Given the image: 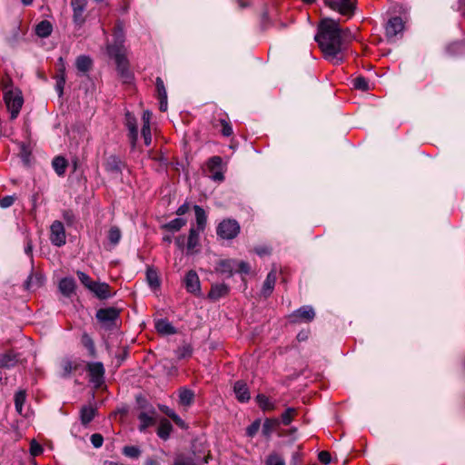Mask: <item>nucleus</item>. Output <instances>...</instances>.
Here are the masks:
<instances>
[{
	"instance_id": "25",
	"label": "nucleus",
	"mask_w": 465,
	"mask_h": 465,
	"mask_svg": "<svg viewBox=\"0 0 465 465\" xmlns=\"http://www.w3.org/2000/svg\"><path fill=\"white\" fill-rule=\"evenodd\" d=\"M236 261L223 260L217 264L216 271L222 274L232 276L235 269Z\"/></svg>"
},
{
	"instance_id": "41",
	"label": "nucleus",
	"mask_w": 465,
	"mask_h": 465,
	"mask_svg": "<svg viewBox=\"0 0 465 465\" xmlns=\"http://www.w3.org/2000/svg\"><path fill=\"white\" fill-rule=\"evenodd\" d=\"M42 283L43 279L41 276L31 274L25 282V285L27 290H31L33 288H37L41 286Z\"/></svg>"
},
{
	"instance_id": "15",
	"label": "nucleus",
	"mask_w": 465,
	"mask_h": 465,
	"mask_svg": "<svg viewBox=\"0 0 465 465\" xmlns=\"http://www.w3.org/2000/svg\"><path fill=\"white\" fill-rule=\"evenodd\" d=\"M59 67H58V73L55 76L56 84H55V90L61 97L64 94V87L65 84V66L64 64V59L62 57L59 58Z\"/></svg>"
},
{
	"instance_id": "33",
	"label": "nucleus",
	"mask_w": 465,
	"mask_h": 465,
	"mask_svg": "<svg viewBox=\"0 0 465 465\" xmlns=\"http://www.w3.org/2000/svg\"><path fill=\"white\" fill-rule=\"evenodd\" d=\"M53 168L59 176H63L68 165L67 161L63 156H56L52 162Z\"/></svg>"
},
{
	"instance_id": "61",
	"label": "nucleus",
	"mask_w": 465,
	"mask_h": 465,
	"mask_svg": "<svg viewBox=\"0 0 465 465\" xmlns=\"http://www.w3.org/2000/svg\"><path fill=\"white\" fill-rule=\"evenodd\" d=\"M159 409L161 410L162 412L166 414L171 419L176 414L173 410L170 409L165 405H160Z\"/></svg>"
},
{
	"instance_id": "24",
	"label": "nucleus",
	"mask_w": 465,
	"mask_h": 465,
	"mask_svg": "<svg viewBox=\"0 0 465 465\" xmlns=\"http://www.w3.org/2000/svg\"><path fill=\"white\" fill-rule=\"evenodd\" d=\"M256 402L258 406L263 411H272L276 409V403L275 401H272L269 397H267L264 394H258L256 396Z\"/></svg>"
},
{
	"instance_id": "17",
	"label": "nucleus",
	"mask_w": 465,
	"mask_h": 465,
	"mask_svg": "<svg viewBox=\"0 0 465 465\" xmlns=\"http://www.w3.org/2000/svg\"><path fill=\"white\" fill-rule=\"evenodd\" d=\"M155 330L163 335H172L177 332L175 327L166 319H158L154 323Z\"/></svg>"
},
{
	"instance_id": "36",
	"label": "nucleus",
	"mask_w": 465,
	"mask_h": 465,
	"mask_svg": "<svg viewBox=\"0 0 465 465\" xmlns=\"http://www.w3.org/2000/svg\"><path fill=\"white\" fill-rule=\"evenodd\" d=\"M278 424L277 419H266L262 425V434L269 438Z\"/></svg>"
},
{
	"instance_id": "54",
	"label": "nucleus",
	"mask_w": 465,
	"mask_h": 465,
	"mask_svg": "<svg viewBox=\"0 0 465 465\" xmlns=\"http://www.w3.org/2000/svg\"><path fill=\"white\" fill-rule=\"evenodd\" d=\"M173 465H196V463L191 457L179 456L174 460Z\"/></svg>"
},
{
	"instance_id": "46",
	"label": "nucleus",
	"mask_w": 465,
	"mask_h": 465,
	"mask_svg": "<svg viewBox=\"0 0 465 465\" xmlns=\"http://www.w3.org/2000/svg\"><path fill=\"white\" fill-rule=\"evenodd\" d=\"M77 276L81 283L88 290H91L95 282H94L86 273L80 271L77 272Z\"/></svg>"
},
{
	"instance_id": "52",
	"label": "nucleus",
	"mask_w": 465,
	"mask_h": 465,
	"mask_svg": "<svg viewBox=\"0 0 465 465\" xmlns=\"http://www.w3.org/2000/svg\"><path fill=\"white\" fill-rule=\"evenodd\" d=\"M222 125V134L223 136L229 137L232 134V127L229 122L224 119L220 120Z\"/></svg>"
},
{
	"instance_id": "34",
	"label": "nucleus",
	"mask_w": 465,
	"mask_h": 465,
	"mask_svg": "<svg viewBox=\"0 0 465 465\" xmlns=\"http://www.w3.org/2000/svg\"><path fill=\"white\" fill-rule=\"evenodd\" d=\"M173 426L171 422L166 419L160 420L157 434L161 439L166 440L172 431Z\"/></svg>"
},
{
	"instance_id": "63",
	"label": "nucleus",
	"mask_w": 465,
	"mask_h": 465,
	"mask_svg": "<svg viewBox=\"0 0 465 465\" xmlns=\"http://www.w3.org/2000/svg\"><path fill=\"white\" fill-rule=\"evenodd\" d=\"M64 219L68 223H73L74 220V216L73 214V213L71 211H65L64 213Z\"/></svg>"
},
{
	"instance_id": "14",
	"label": "nucleus",
	"mask_w": 465,
	"mask_h": 465,
	"mask_svg": "<svg viewBox=\"0 0 465 465\" xmlns=\"http://www.w3.org/2000/svg\"><path fill=\"white\" fill-rule=\"evenodd\" d=\"M276 281H277V272H276V269H272L268 274H267V277L263 282V285H262V291H261V293L262 296H264L265 298L269 297L273 289H274V285L276 283Z\"/></svg>"
},
{
	"instance_id": "30",
	"label": "nucleus",
	"mask_w": 465,
	"mask_h": 465,
	"mask_svg": "<svg viewBox=\"0 0 465 465\" xmlns=\"http://www.w3.org/2000/svg\"><path fill=\"white\" fill-rule=\"evenodd\" d=\"M201 232L202 231H198L194 227L190 229L187 241V250L189 252H193L194 248L199 245V237Z\"/></svg>"
},
{
	"instance_id": "19",
	"label": "nucleus",
	"mask_w": 465,
	"mask_h": 465,
	"mask_svg": "<svg viewBox=\"0 0 465 465\" xmlns=\"http://www.w3.org/2000/svg\"><path fill=\"white\" fill-rule=\"evenodd\" d=\"M75 281L73 278L65 277L59 282V291L66 297H70L75 291Z\"/></svg>"
},
{
	"instance_id": "60",
	"label": "nucleus",
	"mask_w": 465,
	"mask_h": 465,
	"mask_svg": "<svg viewBox=\"0 0 465 465\" xmlns=\"http://www.w3.org/2000/svg\"><path fill=\"white\" fill-rule=\"evenodd\" d=\"M12 86H13V82L9 77L2 80L1 87L4 91V94L8 90H13Z\"/></svg>"
},
{
	"instance_id": "40",
	"label": "nucleus",
	"mask_w": 465,
	"mask_h": 465,
	"mask_svg": "<svg viewBox=\"0 0 465 465\" xmlns=\"http://www.w3.org/2000/svg\"><path fill=\"white\" fill-rule=\"evenodd\" d=\"M298 411L295 408H287L286 411L282 414L281 419L282 422L284 425H289L297 415Z\"/></svg>"
},
{
	"instance_id": "23",
	"label": "nucleus",
	"mask_w": 465,
	"mask_h": 465,
	"mask_svg": "<svg viewBox=\"0 0 465 465\" xmlns=\"http://www.w3.org/2000/svg\"><path fill=\"white\" fill-rule=\"evenodd\" d=\"M75 66L80 73L85 74L92 69L93 61L88 55H80L75 60Z\"/></svg>"
},
{
	"instance_id": "26",
	"label": "nucleus",
	"mask_w": 465,
	"mask_h": 465,
	"mask_svg": "<svg viewBox=\"0 0 465 465\" xmlns=\"http://www.w3.org/2000/svg\"><path fill=\"white\" fill-rule=\"evenodd\" d=\"M126 126L129 131V137L132 141L133 146H134L138 135L136 120L129 113L126 114Z\"/></svg>"
},
{
	"instance_id": "8",
	"label": "nucleus",
	"mask_w": 465,
	"mask_h": 465,
	"mask_svg": "<svg viewBox=\"0 0 465 465\" xmlns=\"http://www.w3.org/2000/svg\"><path fill=\"white\" fill-rule=\"evenodd\" d=\"M87 0H71L73 9V21L77 26H82L85 22L84 12Z\"/></svg>"
},
{
	"instance_id": "21",
	"label": "nucleus",
	"mask_w": 465,
	"mask_h": 465,
	"mask_svg": "<svg viewBox=\"0 0 465 465\" xmlns=\"http://www.w3.org/2000/svg\"><path fill=\"white\" fill-rule=\"evenodd\" d=\"M90 291L94 292L96 297L102 300L107 299L111 296L110 286L104 282H95Z\"/></svg>"
},
{
	"instance_id": "4",
	"label": "nucleus",
	"mask_w": 465,
	"mask_h": 465,
	"mask_svg": "<svg viewBox=\"0 0 465 465\" xmlns=\"http://www.w3.org/2000/svg\"><path fill=\"white\" fill-rule=\"evenodd\" d=\"M240 225L236 220L225 219L217 226V235L222 239H234L240 232Z\"/></svg>"
},
{
	"instance_id": "57",
	"label": "nucleus",
	"mask_w": 465,
	"mask_h": 465,
	"mask_svg": "<svg viewBox=\"0 0 465 465\" xmlns=\"http://www.w3.org/2000/svg\"><path fill=\"white\" fill-rule=\"evenodd\" d=\"M15 196H12V195H7V196H5L3 197L1 200H0V206L2 208H7V207H10L11 205L14 204L15 203Z\"/></svg>"
},
{
	"instance_id": "43",
	"label": "nucleus",
	"mask_w": 465,
	"mask_h": 465,
	"mask_svg": "<svg viewBox=\"0 0 465 465\" xmlns=\"http://www.w3.org/2000/svg\"><path fill=\"white\" fill-rule=\"evenodd\" d=\"M353 87L361 91L369 90V82L363 76H358L353 80Z\"/></svg>"
},
{
	"instance_id": "6",
	"label": "nucleus",
	"mask_w": 465,
	"mask_h": 465,
	"mask_svg": "<svg viewBox=\"0 0 465 465\" xmlns=\"http://www.w3.org/2000/svg\"><path fill=\"white\" fill-rule=\"evenodd\" d=\"M315 317V312L312 306L306 305L293 312L290 316V322L292 323L310 322Z\"/></svg>"
},
{
	"instance_id": "22",
	"label": "nucleus",
	"mask_w": 465,
	"mask_h": 465,
	"mask_svg": "<svg viewBox=\"0 0 465 465\" xmlns=\"http://www.w3.org/2000/svg\"><path fill=\"white\" fill-rule=\"evenodd\" d=\"M229 292V287L224 284H214L212 286L208 297L213 301L219 300L222 297H224Z\"/></svg>"
},
{
	"instance_id": "42",
	"label": "nucleus",
	"mask_w": 465,
	"mask_h": 465,
	"mask_svg": "<svg viewBox=\"0 0 465 465\" xmlns=\"http://www.w3.org/2000/svg\"><path fill=\"white\" fill-rule=\"evenodd\" d=\"M121 231L118 227L113 226L108 232V240L113 245H116L121 240Z\"/></svg>"
},
{
	"instance_id": "35",
	"label": "nucleus",
	"mask_w": 465,
	"mask_h": 465,
	"mask_svg": "<svg viewBox=\"0 0 465 465\" xmlns=\"http://www.w3.org/2000/svg\"><path fill=\"white\" fill-rule=\"evenodd\" d=\"M81 342L84 345V347H85L88 350L90 356H96L95 345L89 334H87L86 332L83 333L81 337Z\"/></svg>"
},
{
	"instance_id": "58",
	"label": "nucleus",
	"mask_w": 465,
	"mask_h": 465,
	"mask_svg": "<svg viewBox=\"0 0 465 465\" xmlns=\"http://www.w3.org/2000/svg\"><path fill=\"white\" fill-rule=\"evenodd\" d=\"M447 51L451 54H454L456 53H461L462 52V45L460 43H452L448 45Z\"/></svg>"
},
{
	"instance_id": "2",
	"label": "nucleus",
	"mask_w": 465,
	"mask_h": 465,
	"mask_svg": "<svg viewBox=\"0 0 465 465\" xmlns=\"http://www.w3.org/2000/svg\"><path fill=\"white\" fill-rule=\"evenodd\" d=\"M114 44L107 45V54L114 59L117 72L125 84L131 83L133 74L129 70L124 43V30L122 23L118 22L114 29Z\"/></svg>"
},
{
	"instance_id": "31",
	"label": "nucleus",
	"mask_w": 465,
	"mask_h": 465,
	"mask_svg": "<svg viewBox=\"0 0 465 465\" xmlns=\"http://www.w3.org/2000/svg\"><path fill=\"white\" fill-rule=\"evenodd\" d=\"M52 31H53L52 24L47 20L41 21L35 26V34L39 37H42V38L49 36L51 35Z\"/></svg>"
},
{
	"instance_id": "7",
	"label": "nucleus",
	"mask_w": 465,
	"mask_h": 465,
	"mask_svg": "<svg viewBox=\"0 0 465 465\" xmlns=\"http://www.w3.org/2000/svg\"><path fill=\"white\" fill-rule=\"evenodd\" d=\"M65 231L60 221H54L50 227V241L55 246H62L65 243Z\"/></svg>"
},
{
	"instance_id": "9",
	"label": "nucleus",
	"mask_w": 465,
	"mask_h": 465,
	"mask_svg": "<svg viewBox=\"0 0 465 465\" xmlns=\"http://www.w3.org/2000/svg\"><path fill=\"white\" fill-rule=\"evenodd\" d=\"M325 3L332 10L338 11L342 15L351 16L353 14V0H325Z\"/></svg>"
},
{
	"instance_id": "27",
	"label": "nucleus",
	"mask_w": 465,
	"mask_h": 465,
	"mask_svg": "<svg viewBox=\"0 0 465 465\" xmlns=\"http://www.w3.org/2000/svg\"><path fill=\"white\" fill-rule=\"evenodd\" d=\"M96 415V408L92 405L84 406L80 411L81 422L84 425L89 424Z\"/></svg>"
},
{
	"instance_id": "37",
	"label": "nucleus",
	"mask_w": 465,
	"mask_h": 465,
	"mask_svg": "<svg viewBox=\"0 0 465 465\" xmlns=\"http://www.w3.org/2000/svg\"><path fill=\"white\" fill-rule=\"evenodd\" d=\"M146 279L152 288H158L160 286V280L156 270L148 268L146 271Z\"/></svg>"
},
{
	"instance_id": "47",
	"label": "nucleus",
	"mask_w": 465,
	"mask_h": 465,
	"mask_svg": "<svg viewBox=\"0 0 465 465\" xmlns=\"http://www.w3.org/2000/svg\"><path fill=\"white\" fill-rule=\"evenodd\" d=\"M156 90L158 98H166L167 92L164 86V83L161 77H157L155 81Z\"/></svg>"
},
{
	"instance_id": "51",
	"label": "nucleus",
	"mask_w": 465,
	"mask_h": 465,
	"mask_svg": "<svg viewBox=\"0 0 465 465\" xmlns=\"http://www.w3.org/2000/svg\"><path fill=\"white\" fill-rule=\"evenodd\" d=\"M44 449L43 447L36 442L35 440H33L30 443V453L32 456L36 457L43 453Z\"/></svg>"
},
{
	"instance_id": "45",
	"label": "nucleus",
	"mask_w": 465,
	"mask_h": 465,
	"mask_svg": "<svg viewBox=\"0 0 465 465\" xmlns=\"http://www.w3.org/2000/svg\"><path fill=\"white\" fill-rule=\"evenodd\" d=\"M123 453L129 458L136 459L140 456L141 450L135 446H124Z\"/></svg>"
},
{
	"instance_id": "18",
	"label": "nucleus",
	"mask_w": 465,
	"mask_h": 465,
	"mask_svg": "<svg viewBox=\"0 0 465 465\" xmlns=\"http://www.w3.org/2000/svg\"><path fill=\"white\" fill-rule=\"evenodd\" d=\"M20 361V355L14 351L0 354V368H12Z\"/></svg>"
},
{
	"instance_id": "28",
	"label": "nucleus",
	"mask_w": 465,
	"mask_h": 465,
	"mask_svg": "<svg viewBox=\"0 0 465 465\" xmlns=\"http://www.w3.org/2000/svg\"><path fill=\"white\" fill-rule=\"evenodd\" d=\"M193 210L195 213V218H196V224L198 231H204L207 222V215L205 213V211L199 205H194Z\"/></svg>"
},
{
	"instance_id": "55",
	"label": "nucleus",
	"mask_w": 465,
	"mask_h": 465,
	"mask_svg": "<svg viewBox=\"0 0 465 465\" xmlns=\"http://www.w3.org/2000/svg\"><path fill=\"white\" fill-rule=\"evenodd\" d=\"M234 272L248 273L250 272V266L245 262H236Z\"/></svg>"
},
{
	"instance_id": "3",
	"label": "nucleus",
	"mask_w": 465,
	"mask_h": 465,
	"mask_svg": "<svg viewBox=\"0 0 465 465\" xmlns=\"http://www.w3.org/2000/svg\"><path fill=\"white\" fill-rule=\"evenodd\" d=\"M4 100L11 114V119H15L22 108L24 99L19 90H8L4 94Z\"/></svg>"
},
{
	"instance_id": "53",
	"label": "nucleus",
	"mask_w": 465,
	"mask_h": 465,
	"mask_svg": "<svg viewBox=\"0 0 465 465\" xmlns=\"http://www.w3.org/2000/svg\"><path fill=\"white\" fill-rule=\"evenodd\" d=\"M142 135L143 137L145 145H147V146L150 145V143L152 142V134H151L150 125L148 124V123L143 124V129H142Z\"/></svg>"
},
{
	"instance_id": "16",
	"label": "nucleus",
	"mask_w": 465,
	"mask_h": 465,
	"mask_svg": "<svg viewBox=\"0 0 465 465\" xmlns=\"http://www.w3.org/2000/svg\"><path fill=\"white\" fill-rule=\"evenodd\" d=\"M233 391L237 400L241 402H246L251 398L248 386L243 381H237L234 383Z\"/></svg>"
},
{
	"instance_id": "59",
	"label": "nucleus",
	"mask_w": 465,
	"mask_h": 465,
	"mask_svg": "<svg viewBox=\"0 0 465 465\" xmlns=\"http://www.w3.org/2000/svg\"><path fill=\"white\" fill-rule=\"evenodd\" d=\"M318 459L322 463L327 465L331 462V454L326 450H322L319 453Z\"/></svg>"
},
{
	"instance_id": "11",
	"label": "nucleus",
	"mask_w": 465,
	"mask_h": 465,
	"mask_svg": "<svg viewBox=\"0 0 465 465\" xmlns=\"http://www.w3.org/2000/svg\"><path fill=\"white\" fill-rule=\"evenodd\" d=\"M223 160L220 156H213L208 160V169L211 173V178L213 181L222 182L224 179L223 173L221 171Z\"/></svg>"
},
{
	"instance_id": "10",
	"label": "nucleus",
	"mask_w": 465,
	"mask_h": 465,
	"mask_svg": "<svg viewBox=\"0 0 465 465\" xmlns=\"http://www.w3.org/2000/svg\"><path fill=\"white\" fill-rule=\"evenodd\" d=\"M87 371L90 376V381L96 387L100 386L104 381V368L102 362H89L87 364Z\"/></svg>"
},
{
	"instance_id": "12",
	"label": "nucleus",
	"mask_w": 465,
	"mask_h": 465,
	"mask_svg": "<svg viewBox=\"0 0 465 465\" xmlns=\"http://www.w3.org/2000/svg\"><path fill=\"white\" fill-rule=\"evenodd\" d=\"M184 286L187 292L199 295L201 292V284L199 277L196 272L191 270L189 271L184 277Z\"/></svg>"
},
{
	"instance_id": "32",
	"label": "nucleus",
	"mask_w": 465,
	"mask_h": 465,
	"mask_svg": "<svg viewBox=\"0 0 465 465\" xmlns=\"http://www.w3.org/2000/svg\"><path fill=\"white\" fill-rule=\"evenodd\" d=\"M194 400V393L193 391L182 388L179 391V403L183 406H190Z\"/></svg>"
},
{
	"instance_id": "64",
	"label": "nucleus",
	"mask_w": 465,
	"mask_h": 465,
	"mask_svg": "<svg viewBox=\"0 0 465 465\" xmlns=\"http://www.w3.org/2000/svg\"><path fill=\"white\" fill-rule=\"evenodd\" d=\"M172 420H173V422L178 425L179 427L181 428H185V422L177 415L175 414Z\"/></svg>"
},
{
	"instance_id": "38",
	"label": "nucleus",
	"mask_w": 465,
	"mask_h": 465,
	"mask_svg": "<svg viewBox=\"0 0 465 465\" xmlns=\"http://www.w3.org/2000/svg\"><path fill=\"white\" fill-rule=\"evenodd\" d=\"M26 393L25 391H19L15 395V406L19 414H22L23 406L25 402Z\"/></svg>"
},
{
	"instance_id": "62",
	"label": "nucleus",
	"mask_w": 465,
	"mask_h": 465,
	"mask_svg": "<svg viewBox=\"0 0 465 465\" xmlns=\"http://www.w3.org/2000/svg\"><path fill=\"white\" fill-rule=\"evenodd\" d=\"M190 209V205L188 203H184L183 204H182L176 211V214L181 216V215H183L185 214Z\"/></svg>"
},
{
	"instance_id": "49",
	"label": "nucleus",
	"mask_w": 465,
	"mask_h": 465,
	"mask_svg": "<svg viewBox=\"0 0 465 465\" xmlns=\"http://www.w3.org/2000/svg\"><path fill=\"white\" fill-rule=\"evenodd\" d=\"M260 427H261V420H255L250 426L247 427L246 435L248 437L252 438L259 431Z\"/></svg>"
},
{
	"instance_id": "13",
	"label": "nucleus",
	"mask_w": 465,
	"mask_h": 465,
	"mask_svg": "<svg viewBox=\"0 0 465 465\" xmlns=\"http://www.w3.org/2000/svg\"><path fill=\"white\" fill-rule=\"evenodd\" d=\"M118 317V310L113 307L100 309L96 312V318L99 322L104 323H113Z\"/></svg>"
},
{
	"instance_id": "29",
	"label": "nucleus",
	"mask_w": 465,
	"mask_h": 465,
	"mask_svg": "<svg viewBox=\"0 0 465 465\" xmlns=\"http://www.w3.org/2000/svg\"><path fill=\"white\" fill-rule=\"evenodd\" d=\"M186 224V220L183 218H175L171 222L164 223L161 226V229L175 232L180 231Z\"/></svg>"
},
{
	"instance_id": "56",
	"label": "nucleus",
	"mask_w": 465,
	"mask_h": 465,
	"mask_svg": "<svg viewBox=\"0 0 465 465\" xmlns=\"http://www.w3.org/2000/svg\"><path fill=\"white\" fill-rule=\"evenodd\" d=\"M91 442L94 448H100L103 445L104 438L99 433H94L91 436Z\"/></svg>"
},
{
	"instance_id": "50",
	"label": "nucleus",
	"mask_w": 465,
	"mask_h": 465,
	"mask_svg": "<svg viewBox=\"0 0 465 465\" xmlns=\"http://www.w3.org/2000/svg\"><path fill=\"white\" fill-rule=\"evenodd\" d=\"M339 33H341V40L342 42V46L346 42H350L354 38L349 28L342 29L339 25Z\"/></svg>"
},
{
	"instance_id": "5",
	"label": "nucleus",
	"mask_w": 465,
	"mask_h": 465,
	"mask_svg": "<svg viewBox=\"0 0 465 465\" xmlns=\"http://www.w3.org/2000/svg\"><path fill=\"white\" fill-rule=\"evenodd\" d=\"M404 24L401 17L394 16L391 18L385 26V34L388 41L394 42L398 36H402Z\"/></svg>"
},
{
	"instance_id": "39",
	"label": "nucleus",
	"mask_w": 465,
	"mask_h": 465,
	"mask_svg": "<svg viewBox=\"0 0 465 465\" xmlns=\"http://www.w3.org/2000/svg\"><path fill=\"white\" fill-rule=\"evenodd\" d=\"M138 419L141 422L140 430H143L154 424V418L146 412L140 413Z\"/></svg>"
},
{
	"instance_id": "1",
	"label": "nucleus",
	"mask_w": 465,
	"mask_h": 465,
	"mask_svg": "<svg viewBox=\"0 0 465 465\" xmlns=\"http://www.w3.org/2000/svg\"><path fill=\"white\" fill-rule=\"evenodd\" d=\"M315 40L327 60L336 65L343 62L344 47L339 33V22L331 18L322 19Z\"/></svg>"
},
{
	"instance_id": "20",
	"label": "nucleus",
	"mask_w": 465,
	"mask_h": 465,
	"mask_svg": "<svg viewBox=\"0 0 465 465\" xmlns=\"http://www.w3.org/2000/svg\"><path fill=\"white\" fill-rule=\"evenodd\" d=\"M105 170L113 173H121L124 166L123 162L115 155H111L104 163Z\"/></svg>"
},
{
	"instance_id": "48",
	"label": "nucleus",
	"mask_w": 465,
	"mask_h": 465,
	"mask_svg": "<svg viewBox=\"0 0 465 465\" xmlns=\"http://www.w3.org/2000/svg\"><path fill=\"white\" fill-rule=\"evenodd\" d=\"M192 347L188 344L183 345L176 351L177 357L179 359H184L192 355Z\"/></svg>"
},
{
	"instance_id": "44",
	"label": "nucleus",
	"mask_w": 465,
	"mask_h": 465,
	"mask_svg": "<svg viewBox=\"0 0 465 465\" xmlns=\"http://www.w3.org/2000/svg\"><path fill=\"white\" fill-rule=\"evenodd\" d=\"M265 465H285V462L279 454L272 453L267 457Z\"/></svg>"
}]
</instances>
